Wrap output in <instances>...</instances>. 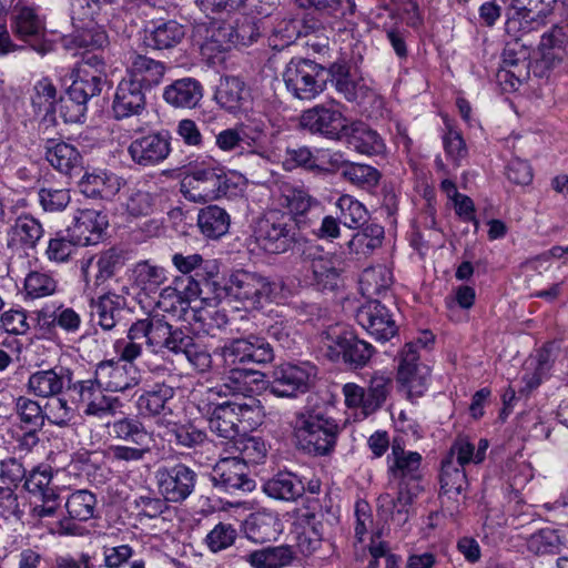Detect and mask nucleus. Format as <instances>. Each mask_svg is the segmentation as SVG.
<instances>
[{"label": "nucleus", "mask_w": 568, "mask_h": 568, "mask_svg": "<svg viewBox=\"0 0 568 568\" xmlns=\"http://www.w3.org/2000/svg\"><path fill=\"white\" fill-rule=\"evenodd\" d=\"M95 507V496L85 489L70 494L65 501V509L69 518L73 520L85 521L93 518Z\"/></svg>", "instance_id": "4d7b16f0"}, {"label": "nucleus", "mask_w": 568, "mask_h": 568, "mask_svg": "<svg viewBox=\"0 0 568 568\" xmlns=\"http://www.w3.org/2000/svg\"><path fill=\"white\" fill-rule=\"evenodd\" d=\"M45 159L60 173L71 176L80 172L81 155L71 144L63 141L48 140Z\"/></svg>", "instance_id": "4c0bfd02"}, {"label": "nucleus", "mask_w": 568, "mask_h": 568, "mask_svg": "<svg viewBox=\"0 0 568 568\" xmlns=\"http://www.w3.org/2000/svg\"><path fill=\"white\" fill-rule=\"evenodd\" d=\"M503 62L506 67L505 77H510L517 83L526 81L529 77V52L518 43L508 44L503 52Z\"/></svg>", "instance_id": "8fccbe9b"}, {"label": "nucleus", "mask_w": 568, "mask_h": 568, "mask_svg": "<svg viewBox=\"0 0 568 568\" xmlns=\"http://www.w3.org/2000/svg\"><path fill=\"white\" fill-rule=\"evenodd\" d=\"M212 481L227 493L241 490L252 491L255 481L248 476V468L239 457H225L220 459L212 469Z\"/></svg>", "instance_id": "b1692460"}, {"label": "nucleus", "mask_w": 568, "mask_h": 568, "mask_svg": "<svg viewBox=\"0 0 568 568\" xmlns=\"http://www.w3.org/2000/svg\"><path fill=\"white\" fill-rule=\"evenodd\" d=\"M51 470H32L26 477L24 488L34 499L33 514L40 518L52 516L58 506V494L51 485Z\"/></svg>", "instance_id": "393cba45"}, {"label": "nucleus", "mask_w": 568, "mask_h": 568, "mask_svg": "<svg viewBox=\"0 0 568 568\" xmlns=\"http://www.w3.org/2000/svg\"><path fill=\"white\" fill-rule=\"evenodd\" d=\"M209 427L219 437L233 440L262 424L264 407L255 397L240 400H209Z\"/></svg>", "instance_id": "7ed1b4c3"}, {"label": "nucleus", "mask_w": 568, "mask_h": 568, "mask_svg": "<svg viewBox=\"0 0 568 568\" xmlns=\"http://www.w3.org/2000/svg\"><path fill=\"white\" fill-rule=\"evenodd\" d=\"M347 123L343 112L334 105L317 104L300 116L301 128L329 140H342Z\"/></svg>", "instance_id": "f3484780"}, {"label": "nucleus", "mask_w": 568, "mask_h": 568, "mask_svg": "<svg viewBox=\"0 0 568 568\" xmlns=\"http://www.w3.org/2000/svg\"><path fill=\"white\" fill-rule=\"evenodd\" d=\"M384 240V227L377 223H371L356 232L347 242L351 254L368 256L378 248Z\"/></svg>", "instance_id": "09e8293b"}, {"label": "nucleus", "mask_w": 568, "mask_h": 568, "mask_svg": "<svg viewBox=\"0 0 568 568\" xmlns=\"http://www.w3.org/2000/svg\"><path fill=\"white\" fill-rule=\"evenodd\" d=\"M230 186V179L223 169L196 166L182 180L181 192L191 202L206 203L225 196Z\"/></svg>", "instance_id": "423d86ee"}, {"label": "nucleus", "mask_w": 568, "mask_h": 568, "mask_svg": "<svg viewBox=\"0 0 568 568\" xmlns=\"http://www.w3.org/2000/svg\"><path fill=\"white\" fill-rule=\"evenodd\" d=\"M135 285L146 294L155 293L166 281L165 270L149 261H141L133 268Z\"/></svg>", "instance_id": "5fc2aeb1"}, {"label": "nucleus", "mask_w": 568, "mask_h": 568, "mask_svg": "<svg viewBox=\"0 0 568 568\" xmlns=\"http://www.w3.org/2000/svg\"><path fill=\"white\" fill-rule=\"evenodd\" d=\"M251 13H255L257 17L243 16L236 20L234 26L235 40H231V43H235V47H248L257 41L263 32H265L271 26L267 18L271 16H262L256 11L247 10Z\"/></svg>", "instance_id": "49530a36"}, {"label": "nucleus", "mask_w": 568, "mask_h": 568, "mask_svg": "<svg viewBox=\"0 0 568 568\" xmlns=\"http://www.w3.org/2000/svg\"><path fill=\"white\" fill-rule=\"evenodd\" d=\"M263 490L273 499L294 501L303 496L305 487L293 473L281 471L264 484Z\"/></svg>", "instance_id": "a19ab883"}, {"label": "nucleus", "mask_w": 568, "mask_h": 568, "mask_svg": "<svg viewBox=\"0 0 568 568\" xmlns=\"http://www.w3.org/2000/svg\"><path fill=\"white\" fill-rule=\"evenodd\" d=\"M174 389L165 384H156L151 389L145 390L138 399V407L142 413L159 415L165 413L168 403L173 398Z\"/></svg>", "instance_id": "3c124183"}, {"label": "nucleus", "mask_w": 568, "mask_h": 568, "mask_svg": "<svg viewBox=\"0 0 568 568\" xmlns=\"http://www.w3.org/2000/svg\"><path fill=\"white\" fill-rule=\"evenodd\" d=\"M106 213L104 206L85 209L72 226L59 231L50 239L45 250L49 261L67 262L79 246L95 245L104 241Z\"/></svg>", "instance_id": "f03ea898"}, {"label": "nucleus", "mask_w": 568, "mask_h": 568, "mask_svg": "<svg viewBox=\"0 0 568 568\" xmlns=\"http://www.w3.org/2000/svg\"><path fill=\"white\" fill-rule=\"evenodd\" d=\"M214 98L221 108L236 114L247 109L250 92L239 78L225 77L220 81Z\"/></svg>", "instance_id": "2f4dec72"}, {"label": "nucleus", "mask_w": 568, "mask_h": 568, "mask_svg": "<svg viewBox=\"0 0 568 568\" xmlns=\"http://www.w3.org/2000/svg\"><path fill=\"white\" fill-rule=\"evenodd\" d=\"M282 163L285 171L291 172L297 168L305 169L307 171H320L323 170L317 164V159L307 146H294V148H282V160L277 163Z\"/></svg>", "instance_id": "6e6d98bb"}, {"label": "nucleus", "mask_w": 568, "mask_h": 568, "mask_svg": "<svg viewBox=\"0 0 568 568\" xmlns=\"http://www.w3.org/2000/svg\"><path fill=\"white\" fill-rule=\"evenodd\" d=\"M128 152L138 165H158L171 153L170 132L161 131L138 138L131 142Z\"/></svg>", "instance_id": "5701e85b"}, {"label": "nucleus", "mask_w": 568, "mask_h": 568, "mask_svg": "<svg viewBox=\"0 0 568 568\" xmlns=\"http://www.w3.org/2000/svg\"><path fill=\"white\" fill-rule=\"evenodd\" d=\"M343 139L351 149L361 154L377 155L385 150L381 135L363 122L347 123Z\"/></svg>", "instance_id": "c756f323"}, {"label": "nucleus", "mask_w": 568, "mask_h": 568, "mask_svg": "<svg viewBox=\"0 0 568 568\" xmlns=\"http://www.w3.org/2000/svg\"><path fill=\"white\" fill-rule=\"evenodd\" d=\"M213 277L205 275V280H203V277L189 275L176 278L174 287L166 286L161 291L156 302L158 310L173 315L185 311L187 303L200 297L202 286H209L210 280Z\"/></svg>", "instance_id": "6ab92c4d"}, {"label": "nucleus", "mask_w": 568, "mask_h": 568, "mask_svg": "<svg viewBox=\"0 0 568 568\" xmlns=\"http://www.w3.org/2000/svg\"><path fill=\"white\" fill-rule=\"evenodd\" d=\"M38 323L42 329L51 332L59 327L68 334H74L81 325L80 315L71 307L59 305L51 310L43 307L38 312Z\"/></svg>", "instance_id": "ea45409f"}, {"label": "nucleus", "mask_w": 568, "mask_h": 568, "mask_svg": "<svg viewBox=\"0 0 568 568\" xmlns=\"http://www.w3.org/2000/svg\"><path fill=\"white\" fill-rule=\"evenodd\" d=\"M315 376L316 367L310 362L283 363L274 368L267 389L276 397H295L308 390Z\"/></svg>", "instance_id": "2eb2a0df"}, {"label": "nucleus", "mask_w": 568, "mask_h": 568, "mask_svg": "<svg viewBox=\"0 0 568 568\" xmlns=\"http://www.w3.org/2000/svg\"><path fill=\"white\" fill-rule=\"evenodd\" d=\"M225 366L240 364H267L274 359L272 345L262 336L248 334L231 338L220 348Z\"/></svg>", "instance_id": "4468645a"}, {"label": "nucleus", "mask_w": 568, "mask_h": 568, "mask_svg": "<svg viewBox=\"0 0 568 568\" xmlns=\"http://www.w3.org/2000/svg\"><path fill=\"white\" fill-rule=\"evenodd\" d=\"M282 521L272 510L262 509L248 516L245 520V534L257 544L275 540L282 532Z\"/></svg>", "instance_id": "7c9ffc66"}, {"label": "nucleus", "mask_w": 568, "mask_h": 568, "mask_svg": "<svg viewBox=\"0 0 568 568\" xmlns=\"http://www.w3.org/2000/svg\"><path fill=\"white\" fill-rule=\"evenodd\" d=\"M222 378V384L207 389V400H214L216 397H234L233 400H240L242 397H251L247 395L252 388L247 378L255 373L248 369L233 367Z\"/></svg>", "instance_id": "e433bc0d"}, {"label": "nucleus", "mask_w": 568, "mask_h": 568, "mask_svg": "<svg viewBox=\"0 0 568 568\" xmlns=\"http://www.w3.org/2000/svg\"><path fill=\"white\" fill-rule=\"evenodd\" d=\"M305 261H308L313 280L322 290H333L337 285L338 271L333 262L323 256V251L318 245L308 244L302 252Z\"/></svg>", "instance_id": "72a5a7b5"}, {"label": "nucleus", "mask_w": 568, "mask_h": 568, "mask_svg": "<svg viewBox=\"0 0 568 568\" xmlns=\"http://www.w3.org/2000/svg\"><path fill=\"white\" fill-rule=\"evenodd\" d=\"M230 223L229 213L217 205H209L202 209L197 215V225L201 232L210 239H219L226 234Z\"/></svg>", "instance_id": "de8ad7c7"}, {"label": "nucleus", "mask_w": 568, "mask_h": 568, "mask_svg": "<svg viewBox=\"0 0 568 568\" xmlns=\"http://www.w3.org/2000/svg\"><path fill=\"white\" fill-rule=\"evenodd\" d=\"M243 145L240 154L257 155L266 162L277 163L282 160V145L272 140H264L261 135L251 136L242 130Z\"/></svg>", "instance_id": "603ef678"}, {"label": "nucleus", "mask_w": 568, "mask_h": 568, "mask_svg": "<svg viewBox=\"0 0 568 568\" xmlns=\"http://www.w3.org/2000/svg\"><path fill=\"white\" fill-rule=\"evenodd\" d=\"M302 21L298 19H282L272 26L268 44L274 50H283L294 43L301 36Z\"/></svg>", "instance_id": "bf43d9fd"}, {"label": "nucleus", "mask_w": 568, "mask_h": 568, "mask_svg": "<svg viewBox=\"0 0 568 568\" xmlns=\"http://www.w3.org/2000/svg\"><path fill=\"white\" fill-rule=\"evenodd\" d=\"M81 271L91 306L95 308L99 315V324L103 329H106V325L103 323L106 314V306L104 304L106 298V253L102 251L84 260Z\"/></svg>", "instance_id": "a211bd4d"}, {"label": "nucleus", "mask_w": 568, "mask_h": 568, "mask_svg": "<svg viewBox=\"0 0 568 568\" xmlns=\"http://www.w3.org/2000/svg\"><path fill=\"white\" fill-rule=\"evenodd\" d=\"M389 485L397 490L378 497V507L390 516L397 525L403 526L408 519V507L419 494L422 455L417 452L405 450L400 442L394 440L392 453L387 457Z\"/></svg>", "instance_id": "f257e3e1"}, {"label": "nucleus", "mask_w": 568, "mask_h": 568, "mask_svg": "<svg viewBox=\"0 0 568 568\" xmlns=\"http://www.w3.org/2000/svg\"><path fill=\"white\" fill-rule=\"evenodd\" d=\"M148 344L154 348H166L174 353L184 332L173 326L165 320V315L154 314L150 316Z\"/></svg>", "instance_id": "79ce46f5"}, {"label": "nucleus", "mask_w": 568, "mask_h": 568, "mask_svg": "<svg viewBox=\"0 0 568 568\" xmlns=\"http://www.w3.org/2000/svg\"><path fill=\"white\" fill-rule=\"evenodd\" d=\"M72 372L63 366L38 371L28 379V390L36 396L49 398L60 395L65 386L72 389Z\"/></svg>", "instance_id": "a878e982"}, {"label": "nucleus", "mask_w": 568, "mask_h": 568, "mask_svg": "<svg viewBox=\"0 0 568 568\" xmlns=\"http://www.w3.org/2000/svg\"><path fill=\"white\" fill-rule=\"evenodd\" d=\"M227 296L241 302L246 307L262 308L272 302L280 292V285L257 272L235 270L225 283Z\"/></svg>", "instance_id": "39448f33"}, {"label": "nucleus", "mask_w": 568, "mask_h": 568, "mask_svg": "<svg viewBox=\"0 0 568 568\" xmlns=\"http://www.w3.org/2000/svg\"><path fill=\"white\" fill-rule=\"evenodd\" d=\"M106 41V33L102 31H95L93 29L85 30L81 34H77L67 40V47H79V48H94L99 52L85 51L82 54V63L75 69L88 70L91 74H97L101 78L104 71L105 62L103 57L102 45Z\"/></svg>", "instance_id": "cd10ccee"}, {"label": "nucleus", "mask_w": 568, "mask_h": 568, "mask_svg": "<svg viewBox=\"0 0 568 568\" xmlns=\"http://www.w3.org/2000/svg\"><path fill=\"white\" fill-rule=\"evenodd\" d=\"M296 229L298 225L290 214L271 211L257 221L254 234L262 250L271 254H281L295 244Z\"/></svg>", "instance_id": "6e6552de"}, {"label": "nucleus", "mask_w": 568, "mask_h": 568, "mask_svg": "<svg viewBox=\"0 0 568 568\" xmlns=\"http://www.w3.org/2000/svg\"><path fill=\"white\" fill-rule=\"evenodd\" d=\"M235 448L239 452V459L243 460L245 465L248 464H258L266 456V445L264 440L260 437H241L235 443Z\"/></svg>", "instance_id": "338daca9"}, {"label": "nucleus", "mask_w": 568, "mask_h": 568, "mask_svg": "<svg viewBox=\"0 0 568 568\" xmlns=\"http://www.w3.org/2000/svg\"><path fill=\"white\" fill-rule=\"evenodd\" d=\"M339 428L333 418L321 413H298L294 422V436L298 446L314 455H326L335 446Z\"/></svg>", "instance_id": "20e7f679"}, {"label": "nucleus", "mask_w": 568, "mask_h": 568, "mask_svg": "<svg viewBox=\"0 0 568 568\" xmlns=\"http://www.w3.org/2000/svg\"><path fill=\"white\" fill-rule=\"evenodd\" d=\"M342 174L351 183L367 189L376 186L381 179L379 172L367 164H346Z\"/></svg>", "instance_id": "774afa93"}, {"label": "nucleus", "mask_w": 568, "mask_h": 568, "mask_svg": "<svg viewBox=\"0 0 568 568\" xmlns=\"http://www.w3.org/2000/svg\"><path fill=\"white\" fill-rule=\"evenodd\" d=\"M322 343L331 359L336 361L342 356L345 363L355 368L365 366L374 352L369 343L359 339L339 325L324 332Z\"/></svg>", "instance_id": "9d476101"}, {"label": "nucleus", "mask_w": 568, "mask_h": 568, "mask_svg": "<svg viewBox=\"0 0 568 568\" xmlns=\"http://www.w3.org/2000/svg\"><path fill=\"white\" fill-rule=\"evenodd\" d=\"M165 72L162 62L148 58L145 55H136L130 68V80L135 81L143 89L158 85Z\"/></svg>", "instance_id": "a18cd8bd"}, {"label": "nucleus", "mask_w": 568, "mask_h": 568, "mask_svg": "<svg viewBox=\"0 0 568 568\" xmlns=\"http://www.w3.org/2000/svg\"><path fill=\"white\" fill-rule=\"evenodd\" d=\"M280 204L288 213L298 229L311 227L320 219V204L306 190L284 183L280 186Z\"/></svg>", "instance_id": "412c9836"}, {"label": "nucleus", "mask_w": 568, "mask_h": 568, "mask_svg": "<svg viewBox=\"0 0 568 568\" xmlns=\"http://www.w3.org/2000/svg\"><path fill=\"white\" fill-rule=\"evenodd\" d=\"M468 485L466 474L463 468L455 465L452 458L442 462L440 488L444 494H462Z\"/></svg>", "instance_id": "e2e57ef3"}, {"label": "nucleus", "mask_w": 568, "mask_h": 568, "mask_svg": "<svg viewBox=\"0 0 568 568\" xmlns=\"http://www.w3.org/2000/svg\"><path fill=\"white\" fill-rule=\"evenodd\" d=\"M172 263L184 276L194 273L193 275L196 277L205 280V275L215 276L217 273L215 265L204 261L200 254L183 255L176 253L172 257Z\"/></svg>", "instance_id": "680f3d73"}, {"label": "nucleus", "mask_w": 568, "mask_h": 568, "mask_svg": "<svg viewBox=\"0 0 568 568\" xmlns=\"http://www.w3.org/2000/svg\"><path fill=\"white\" fill-rule=\"evenodd\" d=\"M145 105V98L142 88L135 81L123 79L114 94L113 112L116 119H123L139 114Z\"/></svg>", "instance_id": "473e14b6"}, {"label": "nucleus", "mask_w": 568, "mask_h": 568, "mask_svg": "<svg viewBox=\"0 0 568 568\" xmlns=\"http://www.w3.org/2000/svg\"><path fill=\"white\" fill-rule=\"evenodd\" d=\"M44 230L31 214L18 216L7 231V246L14 251L34 250L43 237Z\"/></svg>", "instance_id": "bb28decb"}, {"label": "nucleus", "mask_w": 568, "mask_h": 568, "mask_svg": "<svg viewBox=\"0 0 568 568\" xmlns=\"http://www.w3.org/2000/svg\"><path fill=\"white\" fill-rule=\"evenodd\" d=\"M70 79L67 97L61 99L60 115L65 123H79L85 116L89 99L101 93L102 82L99 75L84 69H73Z\"/></svg>", "instance_id": "1a4fd4ad"}, {"label": "nucleus", "mask_w": 568, "mask_h": 568, "mask_svg": "<svg viewBox=\"0 0 568 568\" xmlns=\"http://www.w3.org/2000/svg\"><path fill=\"white\" fill-rule=\"evenodd\" d=\"M295 559V552L291 546H267L246 552L242 560L251 568H284Z\"/></svg>", "instance_id": "f704fd0d"}, {"label": "nucleus", "mask_w": 568, "mask_h": 568, "mask_svg": "<svg viewBox=\"0 0 568 568\" xmlns=\"http://www.w3.org/2000/svg\"><path fill=\"white\" fill-rule=\"evenodd\" d=\"M433 342L434 335L423 332L419 338L406 343L398 355V381L419 395L426 386L429 368L419 363L418 351Z\"/></svg>", "instance_id": "ddd939ff"}, {"label": "nucleus", "mask_w": 568, "mask_h": 568, "mask_svg": "<svg viewBox=\"0 0 568 568\" xmlns=\"http://www.w3.org/2000/svg\"><path fill=\"white\" fill-rule=\"evenodd\" d=\"M150 317L140 320L133 323L128 331L129 341H116L114 343L115 353L121 356L123 361H133L140 355L141 346L138 341L145 338L149 339V325Z\"/></svg>", "instance_id": "864d4df0"}, {"label": "nucleus", "mask_w": 568, "mask_h": 568, "mask_svg": "<svg viewBox=\"0 0 568 568\" xmlns=\"http://www.w3.org/2000/svg\"><path fill=\"white\" fill-rule=\"evenodd\" d=\"M9 21L12 34L23 42H39L45 34V22L38 7L22 0L12 7Z\"/></svg>", "instance_id": "4be33fe9"}, {"label": "nucleus", "mask_w": 568, "mask_h": 568, "mask_svg": "<svg viewBox=\"0 0 568 568\" xmlns=\"http://www.w3.org/2000/svg\"><path fill=\"white\" fill-rule=\"evenodd\" d=\"M160 495L170 503L184 501L194 490L196 473L184 464L162 466L155 473Z\"/></svg>", "instance_id": "dca6fc26"}, {"label": "nucleus", "mask_w": 568, "mask_h": 568, "mask_svg": "<svg viewBox=\"0 0 568 568\" xmlns=\"http://www.w3.org/2000/svg\"><path fill=\"white\" fill-rule=\"evenodd\" d=\"M174 354H183L192 366L204 372L211 366V355L190 335L185 334L180 338Z\"/></svg>", "instance_id": "0e129e2a"}, {"label": "nucleus", "mask_w": 568, "mask_h": 568, "mask_svg": "<svg viewBox=\"0 0 568 568\" xmlns=\"http://www.w3.org/2000/svg\"><path fill=\"white\" fill-rule=\"evenodd\" d=\"M392 387V378L382 373H375L371 377L367 388L355 383H346L343 386L345 405L348 408L361 409L363 415L368 416L384 405Z\"/></svg>", "instance_id": "f8f14e48"}, {"label": "nucleus", "mask_w": 568, "mask_h": 568, "mask_svg": "<svg viewBox=\"0 0 568 568\" xmlns=\"http://www.w3.org/2000/svg\"><path fill=\"white\" fill-rule=\"evenodd\" d=\"M556 0H513V14L508 24L518 23L525 31L538 29L545 24L552 12Z\"/></svg>", "instance_id": "c85d7f7f"}, {"label": "nucleus", "mask_w": 568, "mask_h": 568, "mask_svg": "<svg viewBox=\"0 0 568 568\" xmlns=\"http://www.w3.org/2000/svg\"><path fill=\"white\" fill-rule=\"evenodd\" d=\"M357 323L376 341L387 342L398 332L394 313L378 300H368L356 312Z\"/></svg>", "instance_id": "aec40b11"}, {"label": "nucleus", "mask_w": 568, "mask_h": 568, "mask_svg": "<svg viewBox=\"0 0 568 568\" xmlns=\"http://www.w3.org/2000/svg\"><path fill=\"white\" fill-rule=\"evenodd\" d=\"M184 28L174 20L161 21L145 30L144 43L153 49L163 50L175 47L184 38Z\"/></svg>", "instance_id": "37998d69"}, {"label": "nucleus", "mask_w": 568, "mask_h": 568, "mask_svg": "<svg viewBox=\"0 0 568 568\" xmlns=\"http://www.w3.org/2000/svg\"><path fill=\"white\" fill-rule=\"evenodd\" d=\"M287 91L298 100L311 101L326 89L325 69L307 59H292L283 71Z\"/></svg>", "instance_id": "0eeeda50"}, {"label": "nucleus", "mask_w": 568, "mask_h": 568, "mask_svg": "<svg viewBox=\"0 0 568 568\" xmlns=\"http://www.w3.org/2000/svg\"><path fill=\"white\" fill-rule=\"evenodd\" d=\"M336 207L339 211L338 219L341 223L348 229H358L367 220L368 212L366 207L348 194L339 196Z\"/></svg>", "instance_id": "13d9d810"}, {"label": "nucleus", "mask_w": 568, "mask_h": 568, "mask_svg": "<svg viewBox=\"0 0 568 568\" xmlns=\"http://www.w3.org/2000/svg\"><path fill=\"white\" fill-rule=\"evenodd\" d=\"M393 284V275L384 265L367 267L359 277V290L369 300L375 296H384Z\"/></svg>", "instance_id": "c03bdc74"}, {"label": "nucleus", "mask_w": 568, "mask_h": 568, "mask_svg": "<svg viewBox=\"0 0 568 568\" xmlns=\"http://www.w3.org/2000/svg\"><path fill=\"white\" fill-rule=\"evenodd\" d=\"M109 392H123L136 384L132 361L109 359Z\"/></svg>", "instance_id": "052dcab7"}, {"label": "nucleus", "mask_w": 568, "mask_h": 568, "mask_svg": "<svg viewBox=\"0 0 568 568\" xmlns=\"http://www.w3.org/2000/svg\"><path fill=\"white\" fill-rule=\"evenodd\" d=\"M24 290L32 298L49 296L57 291V281L51 274L33 271L24 278Z\"/></svg>", "instance_id": "69168bd1"}, {"label": "nucleus", "mask_w": 568, "mask_h": 568, "mask_svg": "<svg viewBox=\"0 0 568 568\" xmlns=\"http://www.w3.org/2000/svg\"><path fill=\"white\" fill-rule=\"evenodd\" d=\"M109 191L113 195V215L130 221L146 216L153 212L155 195L136 187H131L119 176H109Z\"/></svg>", "instance_id": "9b49d317"}, {"label": "nucleus", "mask_w": 568, "mask_h": 568, "mask_svg": "<svg viewBox=\"0 0 568 568\" xmlns=\"http://www.w3.org/2000/svg\"><path fill=\"white\" fill-rule=\"evenodd\" d=\"M202 97V84L193 78L175 80L163 92V99L175 108H195Z\"/></svg>", "instance_id": "58836bf2"}, {"label": "nucleus", "mask_w": 568, "mask_h": 568, "mask_svg": "<svg viewBox=\"0 0 568 568\" xmlns=\"http://www.w3.org/2000/svg\"><path fill=\"white\" fill-rule=\"evenodd\" d=\"M72 389L78 393L85 416L102 418L106 415V388L98 379L73 383Z\"/></svg>", "instance_id": "c9c22d12"}]
</instances>
